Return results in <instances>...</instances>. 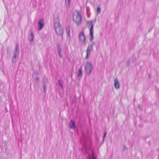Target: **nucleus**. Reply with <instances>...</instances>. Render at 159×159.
I'll return each mask as SVG.
<instances>
[{"label": "nucleus", "mask_w": 159, "mask_h": 159, "mask_svg": "<svg viewBox=\"0 0 159 159\" xmlns=\"http://www.w3.org/2000/svg\"><path fill=\"white\" fill-rule=\"evenodd\" d=\"M107 134V133L106 132H105L104 134V135L103 136V141L105 138L106 137Z\"/></svg>", "instance_id": "25"}, {"label": "nucleus", "mask_w": 159, "mask_h": 159, "mask_svg": "<svg viewBox=\"0 0 159 159\" xmlns=\"http://www.w3.org/2000/svg\"><path fill=\"white\" fill-rule=\"evenodd\" d=\"M57 52L58 53V55H59L60 58L63 57V56L62 54H61L62 49L60 47V44H57Z\"/></svg>", "instance_id": "9"}, {"label": "nucleus", "mask_w": 159, "mask_h": 159, "mask_svg": "<svg viewBox=\"0 0 159 159\" xmlns=\"http://www.w3.org/2000/svg\"><path fill=\"white\" fill-rule=\"evenodd\" d=\"M58 84L61 88L62 89H63V81L59 80H58Z\"/></svg>", "instance_id": "15"}, {"label": "nucleus", "mask_w": 159, "mask_h": 159, "mask_svg": "<svg viewBox=\"0 0 159 159\" xmlns=\"http://www.w3.org/2000/svg\"><path fill=\"white\" fill-rule=\"evenodd\" d=\"M34 35L33 32H31L30 35L29 40L30 42H32L34 40Z\"/></svg>", "instance_id": "13"}, {"label": "nucleus", "mask_w": 159, "mask_h": 159, "mask_svg": "<svg viewBox=\"0 0 159 159\" xmlns=\"http://www.w3.org/2000/svg\"><path fill=\"white\" fill-rule=\"evenodd\" d=\"M101 8L99 7H98L97 8V13L98 14L100 13L101 12Z\"/></svg>", "instance_id": "21"}, {"label": "nucleus", "mask_w": 159, "mask_h": 159, "mask_svg": "<svg viewBox=\"0 0 159 159\" xmlns=\"http://www.w3.org/2000/svg\"><path fill=\"white\" fill-rule=\"evenodd\" d=\"M19 53V45L18 43L16 44L15 49L14 51L13 55L11 61L12 64L16 62V59L18 57Z\"/></svg>", "instance_id": "2"}, {"label": "nucleus", "mask_w": 159, "mask_h": 159, "mask_svg": "<svg viewBox=\"0 0 159 159\" xmlns=\"http://www.w3.org/2000/svg\"><path fill=\"white\" fill-rule=\"evenodd\" d=\"M138 108L140 110H141V107L140 105H138Z\"/></svg>", "instance_id": "29"}, {"label": "nucleus", "mask_w": 159, "mask_h": 159, "mask_svg": "<svg viewBox=\"0 0 159 159\" xmlns=\"http://www.w3.org/2000/svg\"><path fill=\"white\" fill-rule=\"evenodd\" d=\"M130 63V60L128 59L126 62V66L127 67H129Z\"/></svg>", "instance_id": "20"}, {"label": "nucleus", "mask_w": 159, "mask_h": 159, "mask_svg": "<svg viewBox=\"0 0 159 159\" xmlns=\"http://www.w3.org/2000/svg\"><path fill=\"white\" fill-rule=\"evenodd\" d=\"M54 28L56 34L58 36H61L62 39L63 30L61 25L59 24V21L58 17H56L54 19Z\"/></svg>", "instance_id": "1"}, {"label": "nucleus", "mask_w": 159, "mask_h": 159, "mask_svg": "<svg viewBox=\"0 0 159 159\" xmlns=\"http://www.w3.org/2000/svg\"><path fill=\"white\" fill-rule=\"evenodd\" d=\"M11 53H6V58L7 59H9L11 57Z\"/></svg>", "instance_id": "19"}, {"label": "nucleus", "mask_w": 159, "mask_h": 159, "mask_svg": "<svg viewBox=\"0 0 159 159\" xmlns=\"http://www.w3.org/2000/svg\"><path fill=\"white\" fill-rule=\"evenodd\" d=\"M151 31V30H149L148 31L149 32Z\"/></svg>", "instance_id": "31"}, {"label": "nucleus", "mask_w": 159, "mask_h": 159, "mask_svg": "<svg viewBox=\"0 0 159 159\" xmlns=\"http://www.w3.org/2000/svg\"><path fill=\"white\" fill-rule=\"evenodd\" d=\"M132 62H135L136 60V58L134 56H133L132 57Z\"/></svg>", "instance_id": "22"}, {"label": "nucleus", "mask_w": 159, "mask_h": 159, "mask_svg": "<svg viewBox=\"0 0 159 159\" xmlns=\"http://www.w3.org/2000/svg\"><path fill=\"white\" fill-rule=\"evenodd\" d=\"M39 77H36L35 79H34V80L37 82L39 80Z\"/></svg>", "instance_id": "26"}, {"label": "nucleus", "mask_w": 159, "mask_h": 159, "mask_svg": "<svg viewBox=\"0 0 159 159\" xmlns=\"http://www.w3.org/2000/svg\"><path fill=\"white\" fill-rule=\"evenodd\" d=\"M79 39L80 42L83 44H85V37L83 32L82 31L79 33Z\"/></svg>", "instance_id": "6"}, {"label": "nucleus", "mask_w": 159, "mask_h": 159, "mask_svg": "<svg viewBox=\"0 0 159 159\" xmlns=\"http://www.w3.org/2000/svg\"><path fill=\"white\" fill-rule=\"evenodd\" d=\"M69 127L70 129H75V123L72 120H71L69 123Z\"/></svg>", "instance_id": "10"}, {"label": "nucleus", "mask_w": 159, "mask_h": 159, "mask_svg": "<svg viewBox=\"0 0 159 159\" xmlns=\"http://www.w3.org/2000/svg\"><path fill=\"white\" fill-rule=\"evenodd\" d=\"M70 0H65L66 6L67 7H69L70 6Z\"/></svg>", "instance_id": "17"}, {"label": "nucleus", "mask_w": 159, "mask_h": 159, "mask_svg": "<svg viewBox=\"0 0 159 159\" xmlns=\"http://www.w3.org/2000/svg\"><path fill=\"white\" fill-rule=\"evenodd\" d=\"M73 20L77 25H79L80 24L81 22V15L79 11H77L76 15H73Z\"/></svg>", "instance_id": "4"}, {"label": "nucleus", "mask_w": 159, "mask_h": 159, "mask_svg": "<svg viewBox=\"0 0 159 159\" xmlns=\"http://www.w3.org/2000/svg\"><path fill=\"white\" fill-rule=\"evenodd\" d=\"M38 74V72H36V73H35V74H36V75Z\"/></svg>", "instance_id": "30"}, {"label": "nucleus", "mask_w": 159, "mask_h": 159, "mask_svg": "<svg viewBox=\"0 0 159 159\" xmlns=\"http://www.w3.org/2000/svg\"><path fill=\"white\" fill-rule=\"evenodd\" d=\"M66 31L67 33V36L70 37V27L69 26H68L66 27Z\"/></svg>", "instance_id": "12"}, {"label": "nucleus", "mask_w": 159, "mask_h": 159, "mask_svg": "<svg viewBox=\"0 0 159 159\" xmlns=\"http://www.w3.org/2000/svg\"><path fill=\"white\" fill-rule=\"evenodd\" d=\"M94 44H95V42H92V44H91L90 45H92V47L93 48V46L94 45Z\"/></svg>", "instance_id": "28"}, {"label": "nucleus", "mask_w": 159, "mask_h": 159, "mask_svg": "<svg viewBox=\"0 0 159 159\" xmlns=\"http://www.w3.org/2000/svg\"><path fill=\"white\" fill-rule=\"evenodd\" d=\"M92 69L93 66L91 63L87 61L85 67L86 74L88 75H90L92 72Z\"/></svg>", "instance_id": "5"}, {"label": "nucleus", "mask_w": 159, "mask_h": 159, "mask_svg": "<svg viewBox=\"0 0 159 159\" xmlns=\"http://www.w3.org/2000/svg\"><path fill=\"white\" fill-rule=\"evenodd\" d=\"M114 85L116 89H118L120 88V84L117 79H116L114 80Z\"/></svg>", "instance_id": "11"}, {"label": "nucleus", "mask_w": 159, "mask_h": 159, "mask_svg": "<svg viewBox=\"0 0 159 159\" xmlns=\"http://www.w3.org/2000/svg\"><path fill=\"white\" fill-rule=\"evenodd\" d=\"M82 68H80L78 70L77 76L79 77L81 76H82Z\"/></svg>", "instance_id": "16"}, {"label": "nucleus", "mask_w": 159, "mask_h": 159, "mask_svg": "<svg viewBox=\"0 0 159 159\" xmlns=\"http://www.w3.org/2000/svg\"><path fill=\"white\" fill-rule=\"evenodd\" d=\"M149 77H150V75H149Z\"/></svg>", "instance_id": "32"}, {"label": "nucleus", "mask_w": 159, "mask_h": 159, "mask_svg": "<svg viewBox=\"0 0 159 159\" xmlns=\"http://www.w3.org/2000/svg\"><path fill=\"white\" fill-rule=\"evenodd\" d=\"M93 48L92 45H89L87 49L86 50V55L85 57V59H87L88 58L89 56L90 52L93 50Z\"/></svg>", "instance_id": "7"}, {"label": "nucleus", "mask_w": 159, "mask_h": 159, "mask_svg": "<svg viewBox=\"0 0 159 159\" xmlns=\"http://www.w3.org/2000/svg\"><path fill=\"white\" fill-rule=\"evenodd\" d=\"M43 86H44V85L46 86V84H47L48 83V80L47 79L44 78L43 79Z\"/></svg>", "instance_id": "14"}, {"label": "nucleus", "mask_w": 159, "mask_h": 159, "mask_svg": "<svg viewBox=\"0 0 159 159\" xmlns=\"http://www.w3.org/2000/svg\"><path fill=\"white\" fill-rule=\"evenodd\" d=\"M86 24L89 25V26L90 25V41H91L93 39V20H89L86 22Z\"/></svg>", "instance_id": "3"}, {"label": "nucleus", "mask_w": 159, "mask_h": 159, "mask_svg": "<svg viewBox=\"0 0 159 159\" xmlns=\"http://www.w3.org/2000/svg\"><path fill=\"white\" fill-rule=\"evenodd\" d=\"M125 149L127 150V148L126 147V146L124 145L123 146V151H124Z\"/></svg>", "instance_id": "24"}, {"label": "nucleus", "mask_w": 159, "mask_h": 159, "mask_svg": "<svg viewBox=\"0 0 159 159\" xmlns=\"http://www.w3.org/2000/svg\"><path fill=\"white\" fill-rule=\"evenodd\" d=\"M92 157L93 159H96V158L94 157V154L93 151H92Z\"/></svg>", "instance_id": "23"}, {"label": "nucleus", "mask_w": 159, "mask_h": 159, "mask_svg": "<svg viewBox=\"0 0 159 159\" xmlns=\"http://www.w3.org/2000/svg\"><path fill=\"white\" fill-rule=\"evenodd\" d=\"M39 30H41L44 26L43 20V19L40 20L38 22Z\"/></svg>", "instance_id": "8"}, {"label": "nucleus", "mask_w": 159, "mask_h": 159, "mask_svg": "<svg viewBox=\"0 0 159 159\" xmlns=\"http://www.w3.org/2000/svg\"><path fill=\"white\" fill-rule=\"evenodd\" d=\"M43 92L45 93L46 91V86L44 85V86H43Z\"/></svg>", "instance_id": "27"}, {"label": "nucleus", "mask_w": 159, "mask_h": 159, "mask_svg": "<svg viewBox=\"0 0 159 159\" xmlns=\"http://www.w3.org/2000/svg\"><path fill=\"white\" fill-rule=\"evenodd\" d=\"M6 50L7 53H11V48L10 47H7Z\"/></svg>", "instance_id": "18"}]
</instances>
